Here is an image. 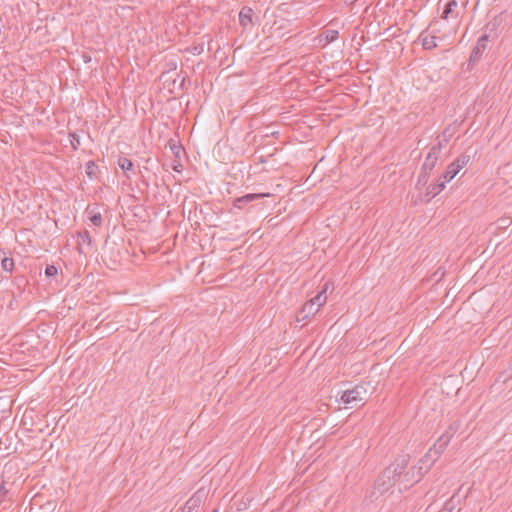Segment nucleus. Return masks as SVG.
<instances>
[{"label": "nucleus", "mask_w": 512, "mask_h": 512, "mask_svg": "<svg viewBox=\"0 0 512 512\" xmlns=\"http://www.w3.org/2000/svg\"><path fill=\"white\" fill-rule=\"evenodd\" d=\"M460 428V422L454 421L449 425L447 430L439 437L437 440V447L439 448L440 452H443L447 445L449 444L450 440L453 438V436L456 434L458 429Z\"/></svg>", "instance_id": "6"}, {"label": "nucleus", "mask_w": 512, "mask_h": 512, "mask_svg": "<svg viewBox=\"0 0 512 512\" xmlns=\"http://www.w3.org/2000/svg\"><path fill=\"white\" fill-rule=\"evenodd\" d=\"M448 138H444L443 141H439L438 144L436 146H439L440 147V151L442 150L443 147H445V145L448 143Z\"/></svg>", "instance_id": "32"}, {"label": "nucleus", "mask_w": 512, "mask_h": 512, "mask_svg": "<svg viewBox=\"0 0 512 512\" xmlns=\"http://www.w3.org/2000/svg\"><path fill=\"white\" fill-rule=\"evenodd\" d=\"M270 195V193H248L241 197L235 198L233 200V206L235 208L242 209L245 205L253 201L260 200L264 197H269Z\"/></svg>", "instance_id": "8"}, {"label": "nucleus", "mask_w": 512, "mask_h": 512, "mask_svg": "<svg viewBox=\"0 0 512 512\" xmlns=\"http://www.w3.org/2000/svg\"><path fill=\"white\" fill-rule=\"evenodd\" d=\"M102 259L107 264V260L110 261L111 264H117L120 260V251L116 246V243H109L107 240L102 248Z\"/></svg>", "instance_id": "7"}, {"label": "nucleus", "mask_w": 512, "mask_h": 512, "mask_svg": "<svg viewBox=\"0 0 512 512\" xmlns=\"http://www.w3.org/2000/svg\"><path fill=\"white\" fill-rule=\"evenodd\" d=\"M8 490L5 487V481L3 477L0 475V503H2L7 496Z\"/></svg>", "instance_id": "26"}, {"label": "nucleus", "mask_w": 512, "mask_h": 512, "mask_svg": "<svg viewBox=\"0 0 512 512\" xmlns=\"http://www.w3.org/2000/svg\"><path fill=\"white\" fill-rule=\"evenodd\" d=\"M98 172H99L98 166L96 165V163L94 161L90 160L86 163L85 173L89 177V179H91V180L96 179L98 177Z\"/></svg>", "instance_id": "18"}, {"label": "nucleus", "mask_w": 512, "mask_h": 512, "mask_svg": "<svg viewBox=\"0 0 512 512\" xmlns=\"http://www.w3.org/2000/svg\"><path fill=\"white\" fill-rule=\"evenodd\" d=\"M459 172L460 170L456 168L453 163H450L447 170L440 177H442V180L447 183L450 182Z\"/></svg>", "instance_id": "17"}, {"label": "nucleus", "mask_w": 512, "mask_h": 512, "mask_svg": "<svg viewBox=\"0 0 512 512\" xmlns=\"http://www.w3.org/2000/svg\"><path fill=\"white\" fill-rule=\"evenodd\" d=\"M117 164L123 170L127 179H130L131 175H135V166L130 159L126 157H119Z\"/></svg>", "instance_id": "12"}, {"label": "nucleus", "mask_w": 512, "mask_h": 512, "mask_svg": "<svg viewBox=\"0 0 512 512\" xmlns=\"http://www.w3.org/2000/svg\"><path fill=\"white\" fill-rule=\"evenodd\" d=\"M321 36L324 37L325 44H329L338 39L339 32L334 29H326L322 32Z\"/></svg>", "instance_id": "21"}, {"label": "nucleus", "mask_w": 512, "mask_h": 512, "mask_svg": "<svg viewBox=\"0 0 512 512\" xmlns=\"http://www.w3.org/2000/svg\"><path fill=\"white\" fill-rule=\"evenodd\" d=\"M77 238H78L77 243H78L79 253L83 254V253H85V251L83 249V245L86 244L90 248L91 244H92V238H91L88 230H83V231L77 232Z\"/></svg>", "instance_id": "16"}, {"label": "nucleus", "mask_w": 512, "mask_h": 512, "mask_svg": "<svg viewBox=\"0 0 512 512\" xmlns=\"http://www.w3.org/2000/svg\"><path fill=\"white\" fill-rule=\"evenodd\" d=\"M435 165H436V163L425 159V161L421 167L420 174L418 176L417 187L419 189H421L422 187H425L427 185L430 174L433 171Z\"/></svg>", "instance_id": "9"}, {"label": "nucleus", "mask_w": 512, "mask_h": 512, "mask_svg": "<svg viewBox=\"0 0 512 512\" xmlns=\"http://www.w3.org/2000/svg\"><path fill=\"white\" fill-rule=\"evenodd\" d=\"M468 2L469 0H448L443 6L440 18L445 21L462 18Z\"/></svg>", "instance_id": "3"}, {"label": "nucleus", "mask_w": 512, "mask_h": 512, "mask_svg": "<svg viewBox=\"0 0 512 512\" xmlns=\"http://www.w3.org/2000/svg\"><path fill=\"white\" fill-rule=\"evenodd\" d=\"M443 452L439 451V448L436 444L432 448L428 450V452L419 460L418 464L415 465L418 471L422 472V476H424L431 469L435 461L439 458V456Z\"/></svg>", "instance_id": "4"}, {"label": "nucleus", "mask_w": 512, "mask_h": 512, "mask_svg": "<svg viewBox=\"0 0 512 512\" xmlns=\"http://www.w3.org/2000/svg\"><path fill=\"white\" fill-rule=\"evenodd\" d=\"M445 181L442 180V177H439L435 183H432L426 188V196H429L430 199L434 198L445 188Z\"/></svg>", "instance_id": "15"}, {"label": "nucleus", "mask_w": 512, "mask_h": 512, "mask_svg": "<svg viewBox=\"0 0 512 512\" xmlns=\"http://www.w3.org/2000/svg\"><path fill=\"white\" fill-rule=\"evenodd\" d=\"M58 273V269L56 266L54 265H47L46 268H45V275L46 277L50 278V277H54L56 276Z\"/></svg>", "instance_id": "29"}, {"label": "nucleus", "mask_w": 512, "mask_h": 512, "mask_svg": "<svg viewBox=\"0 0 512 512\" xmlns=\"http://www.w3.org/2000/svg\"><path fill=\"white\" fill-rule=\"evenodd\" d=\"M446 132H447V130H444V131H443V135H444V136H448V133H446Z\"/></svg>", "instance_id": "36"}, {"label": "nucleus", "mask_w": 512, "mask_h": 512, "mask_svg": "<svg viewBox=\"0 0 512 512\" xmlns=\"http://www.w3.org/2000/svg\"><path fill=\"white\" fill-rule=\"evenodd\" d=\"M420 38L422 40V47L425 50H432L437 46L436 43V37L435 36H425L423 37V34L420 35Z\"/></svg>", "instance_id": "20"}, {"label": "nucleus", "mask_w": 512, "mask_h": 512, "mask_svg": "<svg viewBox=\"0 0 512 512\" xmlns=\"http://www.w3.org/2000/svg\"><path fill=\"white\" fill-rule=\"evenodd\" d=\"M90 221L95 226H101L102 225V215L101 213L97 212L90 216Z\"/></svg>", "instance_id": "28"}, {"label": "nucleus", "mask_w": 512, "mask_h": 512, "mask_svg": "<svg viewBox=\"0 0 512 512\" xmlns=\"http://www.w3.org/2000/svg\"><path fill=\"white\" fill-rule=\"evenodd\" d=\"M455 509V503H454V496L450 498L446 503L444 504V507L439 512H453Z\"/></svg>", "instance_id": "27"}, {"label": "nucleus", "mask_w": 512, "mask_h": 512, "mask_svg": "<svg viewBox=\"0 0 512 512\" xmlns=\"http://www.w3.org/2000/svg\"><path fill=\"white\" fill-rule=\"evenodd\" d=\"M70 142L74 150L78 149V146L80 145V137L76 133H70Z\"/></svg>", "instance_id": "30"}, {"label": "nucleus", "mask_w": 512, "mask_h": 512, "mask_svg": "<svg viewBox=\"0 0 512 512\" xmlns=\"http://www.w3.org/2000/svg\"><path fill=\"white\" fill-rule=\"evenodd\" d=\"M212 512H218V510H217V509H214Z\"/></svg>", "instance_id": "38"}, {"label": "nucleus", "mask_w": 512, "mask_h": 512, "mask_svg": "<svg viewBox=\"0 0 512 512\" xmlns=\"http://www.w3.org/2000/svg\"><path fill=\"white\" fill-rule=\"evenodd\" d=\"M201 503L202 495L200 492H196L187 500L182 512H194L200 507Z\"/></svg>", "instance_id": "13"}, {"label": "nucleus", "mask_w": 512, "mask_h": 512, "mask_svg": "<svg viewBox=\"0 0 512 512\" xmlns=\"http://www.w3.org/2000/svg\"><path fill=\"white\" fill-rule=\"evenodd\" d=\"M327 296L325 295V290H321L318 294L310 299L313 304L320 309V307L326 302Z\"/></svg>", "instance_id": "23"}, {"label": "nucleus", "mask_w": 512, "mask_h": 512, "mask_svg": "<svg viewBox=\"0 0 512 512\" xmlns=\"http://www.w3.org/2000/svg\"><path fill=\"white\" fill-rule=\"evenodd\" d=\"M14 266L15 264L13 258L4 257L1 261V267L5 272L12 273V271L14 270Z\"/></svg>", "instance_id": "25"}, {"label": "nucleus", "mask_w": 512, "mask_h": 512, "mask_svg": "<svg viewBox=\"0 0 512 512\" xmlns=\"http://www.w3.org/2000/svg\"><path fill=\"white\" fill-rule=\"evenodd\" d=\"M319 311L318 307H316L313 302H311L310 300L307 301L303 307L301 308V310L299 311V314H298V317H297V320L298 321H301V320H305L307 319L310 315H315L317 312Z\"/></svg>", "instance_id": "14"}, {"label": "nucleus", "mask_w": 512, "mask_h": 512, "mask_svg": "<svg viewBox=\"0 0 512 512\" xmlns=\"http://www.w3.org/2000/svg\"><path fill=\"white\" fill-rule=\"evenodd\" d=\"M442 2H443V0H439L438 6H440Z\"/></svg>", "instance_id": "37"}, {"label": "nucleus", "mask_w": 512, "mask_h": 512, "mask_svg": "<svg viewBox=\"0 0 512 512\" xmlns=\"http://www.w3.org/2000/svg\"><path fill=\"white\" fill-rule=\"evenodd\" d=\"M172 168L176 172H180L182 165L180 164L179 160H174V163L172 165Z\"/></svg>", "instance_id": "31"}, {"label": "nucleus", "mask_w": 512, "mask_h": 512, "mask_svg": "<svg viewBox=\"0 0 512 512\" xmlns=\"http://www.w3.org/2000/svg\"><path fill=\"white\" fill-rule=\"evenodd\" d=\"M490 40L488 39L487 35H482L478 40L476 45L471 51L470 58H469V65L476 64L482 57L483 53L487 49L488 42Z\"/></svg>", "instance_id": "5"}, {"label": "nucleus", "mask_w": 512, "mask_h": 512, "mask_svg": "<svg viewBox=\"0 0 512 512\" xmlns=\"http://www.w3.org/2000/svg\"><path fill=\"white\" fill-rule=\"evenodd\" d=\"M502 22L500 16H495L484 27V34L487 35L489 40L497 38V30Z\"/></svg>", "instance_id": "10"}, {"label": "nucleus", "mask_w": 512, "mask_h": 512, "mask_svg": "<svg viewBox=\"0 0 512 512\" xmlns=\"http://www.w3.org/2000/svg\"><path fill=\"white\" fill-rule=\"evenodd\" d=\"M410 461L409 454L399 455L386 467L375 482V490L379 494H384L399 484V490H407L422 478V472L418 471L416 466L406 470Z\"/></svg>", "instance_id": "1"}, {"label": "nucleus", "mask_w": 512, "mask_h": 512, "mask_svg": "<svg viewBox=\"0 0 512 512\" xmlns=\"http://www.w3.org/2000/svg\"><path fill=\"white\" fill-rule=\"evenodd\" d=\"M446 132H447V130H444V131H443V135H444V136H448V133H446Z\"/></svg>", "instance_id": "35"}, {"label": "nucleus", "mask_w": 512, "mask_h": 512, "mask_svg": "<svg viewBox=\"0 0 512 512\" xmlns=\"http://www.w3.org/2000/svg\"><path fill=\"white\" fill-rule=\"evenodd\" d=\"M368 385L369 383H360L351 389L343 391L341 401L347 405H350V408L364 404L368 397Z\"/></svg>", "instance_id": "2"}, {"label": "nucleus", "mask_w": 512, "mask_h": 512, "mask_svg": "<svg viewBox=\"0 0 512 512\" xmlns=\"http://www.w3.org/2000/svg\"><path fill=\"white\" fill-rule=\"evenodd\" d=\"M349 1H350V2H349V4H353V3H355L357 0H349Z\"/></svg>", "instance_id": "34"}, {"label": "nucleus", "mask_w": 512, "mask_h": 512, "mask_svg": "<svg viewBox=\"0 0 512 512\" xmlns=\"http://www.w3.org/2000/svg\"><path fill=\"white\" fill-rule=\"evenodd\" d=\"M254 11L251 7L244 6L239 12V23L246 29L249 25H253Z\"/></svg>", "instance_id": "11"}, {"label": "nucleus", "mask_w": 512, "mask_h": 512, "mask_svg": "<svg viewBox=\"0 0 512 512\" xmlns=\"http://www.w3.org/2000/svg\"><path fill=\"white\" fill-rule=\"evenodd\" d=\"M440 153L441 151L439 146H432L428 152L426 160L437 163Z\"/></svg>", "instance_id": "24"}, {"label": "nucleus", "mask_w": 512, "mask_h": 512, "mask_svg": "<svg viewBox=\"0 0 512 512\" xmlns=\"http://www.w3.org/2000/svg\"><path fill=\"white\" fill-rule=\"evenodd\" d=\"M328 288H329V284L325 283L322 290H325V293H326L328 291Z\"/></svg>", "instance_id": "33"}, {"label": "nucleus", "mask_w": 512, "mask_h": 512, "mask_svg": "<svg viewBox=\"0 0 512 512\" xmlns=\"http://www.w3.org/2000/svg\"><path fill=\"white\" fill-rule=\"evenodd\" d=\"M168 146H169L171 152L173 153V155L175 156V158L180 159L181 153L183 151L182 145L175 142L174 140H170L168 142Z\"/></svg>", "instance_id": "22"}, {"label": "nucleus", "mask_w": 512, "mask_h": 512, "mask_svg": "<svg viewBox=\"0 0 512 512\" xmlns=\"http://www.w3.org/2000/svg\"><path fill=\"white\" fill-rule=\"evenodd\" d=\"M471 158H472V155L465 152V153L459 155L457 157V159L455 161H453L452 163L456 166V168L461 170L470 162Z\"/></svg>", "instance_id": "19"}]
</instances>
